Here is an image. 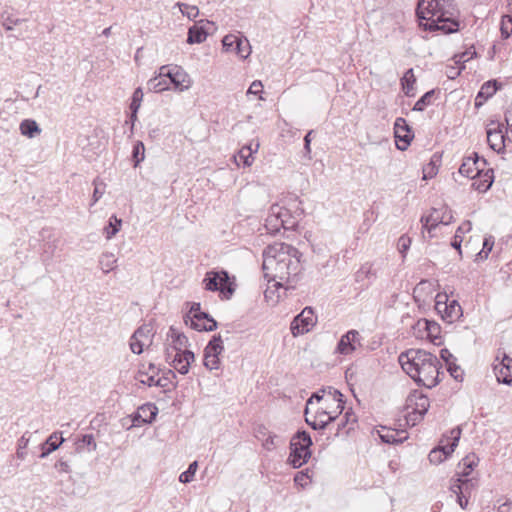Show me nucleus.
Listing matches in <instances>:
<instances>
[{"mask_svg": "<svg viewBox=\"0 0 512 512\" xmlns=\"http://www.w3.org/2000/svg\"><path fill=\"white\" fill-rule=\"evenodd\" d=\"M301 253L292 245L286 243H274L263 251L262 269L264 277L274 282L275 288L286 287L297 281L302 270Z\"/></svg>", "mask_w": 512, "mask_h": 512, "instance_id": "obj_1", "label": "nucleus"}, {"mask_svg": "<svg viewBox=\"0 0 512 512\" xmlns=\"http://www.w3.org/2000/svg\"><path fill=\"white\" fill-rule=\"evenodd\" d=\"M398 361L402 369L418 384L426 388L435 387L440 381L441 363L432 353L421 349L402 352Z\"/></svg>", "mask_w": 512, "mask_h": 512, "instance_id": "obj_2", "label": "nucleus"}, {"mask_svg": "<svg viewBox=\"0 0 512 512\" xmlns=\"http://www.w3.org/2000/svg\"><path fill=\"white\" fill-rule=\"evenodd\" d=\"M417 15L426 30H441L446 34L456 32L458 10L453 0H419Z\"/></svg>", "mask_w": 512, "mask_h": 512, "instance_id": "obj_3", "label": "nucleus"}, {"mask_svg": "<svg viewBox=\"0 0 512 512\" xmlns=\"http://www.w3.org/2000/svg\"><path fill=\"white\" fill-rule=\"evenodd\" d=\"M479 457L471 452L459 462L460 471L457 473L458 478L451 485L453 493H460L470 497L471 492L477 487L478 479L475 476L469 477L476 466H478Z\"/></svg>", "mask_w": 512, "mask_h": 512, "instance_id": "obj_4", "label": "nucleus"}, {"mask_svg": "<svg viewBox=\"0 0 512 512\" xmlns=\"http://www.w3.org/2000/svg\"><path fill=\"white\" fill-rule=\"evenodd\" d=\"M202 284L207 291L219 292L222 300L231 299L236 290L234 277H230L229 273L224 269L208 271L204 276Z\"/></svg>", "mask_w": 512, "mask_h": 512, "instance_id": "obj_5", "label": "nucleus"}, {"mask_svg": "<svg viewBox=\"0 0 512 512\" xmlns=\"http://www.w3.org/2000/svg\"><path fill=\"white\" fill-rule=\"evenodd\" d=\"M186 318L190 319V326L197 331H213L217 328V322L208 313L200 311V303H193ZM185 323L188 321L185 319Z\"/></svg>", "mask_w": 512, "mask_h": 512, "instance_id": "obj_6", "label": "nucleus"}, {"mask_svg": "<svg viewBox=\"0 0 512 512\" xmlns=\"http://www.w3.org/2000/svg\"><path fill=\"white\" fill-rule=\"evenodd\" d=\"M162 76H167L169 86L178 91H184L191 86L189 75L177 65H164L161 66Z\"/></svg>", "mask_w": 512, "mask_h": 512, "instance_id": "obj_7", "label": "nucleus"}, {"mask_svg": "<svg viewBox=\"0 0 512 512\" xmlns=\"http://www.w3.org/2000/svg\"><path fill=\"white\" fill-rule=\"evenodd\" d=\"M317 320L314 310L311 307H305L291 322V333L295 337L308 333L317 324Z\"/></svg>", "mask_w": 512, "mask_h": 512, "instance_id": "obj_8", "label": "nucleus"}, {"mask_svg": "<svg viewBox=\"0 0 512 512\" xmlns=\"http://www.w3.org/2000/svg\"><path fill=\"white\" fill-rule=\"evenodd\" d=\"M435 309L441 314L442 319L449 323L454 322L462 316V308L456 300L448 301L447 295L438 294L436 296Z\"/></svg>", "mask_w": 512, "mask_h": 512, "instance_id": "obj_9", "label": "nucleus"}, {"mask_svg": "<svg viewBox=\"0 0 512 512\" xmlns=\"http://www.w3.org/2000/svg\"><path fill=\"white\" fill-rule=\"evenodd\" d=\"M224 351L223 341L220 335H214L204 349L203 364L209 370L220 368L219 356Z\"/></svg>", "mask_w": 512, "mask_h": 512, "instance_id": "obj_10", "label": "nucleus"}, {"mask_svg": "<svg viewBox=\"0 0 512 512\" xmlns=\"http://www.w3.org/2000/svg\"><path fill=\"white\" fill-rule=\"evenodd\" d=\"M342 394L338 391L331 392L329 389L328 394H326V390L322 389V402L326 405V409H330L328 403L331 402L333 404V409L331 410H322V416L327 415V420L322 419V430L328 424L329 421L334 420L339 414L342 413L344 409V402L341 399Z\"/></svg>", "mask_w": 512, "mask_h": 512, "instance_id": "obj_11", "label": "nucleus"}, {"mask_svg": "<svg viewBox=\"0 0 512 512\" xmlns=\"http://www.w3.org/2000/svg\"><path fill=\"white\" fill-rule=\"evenodd\" d=\"M493 370L499 383L512 386V358L505 352L498 351Z\"/></svg>", "mask_w": 512, "mask_h": 512, "instance_id": "obj_12", "label": "nucleus"}, {"mask_svg": "<svg viewBox=\"0 0 512 512\" xmlns=\"http://www.w3.org/2000/svg\"><path fill=\"white\" fill-rule=\"evenodd\" d=\"M222 46L226 52L235 53L242 59H246L251 53L249 41L233 34L224 36Z\"/></svg>", "mask_w": 512, "mask_h": 512, "instance_id": "obj_13", "label": "nucleus"}, {"mask_svg": "<svg viewBox=\"0 0 512 512\" xmlns=\"http://www.w3.org/2000/svg\"><path fill=\"white\" fill-rule=\"evenodd\" d=\"M375 440L379 438L381 443L388 445H398L408 438L405 430H396L386 426H380L372 432Z\"/></svg>", "mask_w": 512, "mask_h": 512, "instance_id": "obj_14", "label": "nucleus"}, {"mask_svg": "<svg viewBox=\"0 0 512 512\" xmlns=\"http://www.w3.org/2000/svg\"><path fill=\"white\" fill-rule=\"evenodd\" d=\"M287 215V208L277 204L272 205L265 220V229L269 234L278 233L283 228L282 217Z\"/></svg>", "mask_w": 512, "mask_h": 512, "instance_id": "obj_15", "label": "nucleus"}, {"mask_svg": "<svg viewBox=\"0 0 512 512\" xmlns=\"http://www.w3.org/2000/svg\"><path fill=\"white\" fill-rule=\"evenodd\" d=\"M486 165V159L480 158L477 153H473L472 156L463 159L459 168V173L465 177L473 179L481 170H483V168H485Z\"/></svg>", "mask_w": 512, "mask_h": 512, "instance_id": "obj_16", "label": "nucleus"}, {"mask_svg": "<svg viewBox=\"0 0 512 512\" xmlns=\"http://www.w3.org/2000/svg\"><path fill=\"white\" fill-rule=\"evenodd\" d=\"M396 145L399 150H406L413 139V132L404 118H397L394 123Z\"/></svg>", "mask_w": 512, "mask_h": 512, "instance_id": "obj_17", "label": "nucleus"}, {"mask_svg": "<svg viewBox=\"0 0 512 512\" xmlns=\"http://www.w3.org/2000/svg\"><path fill=\"white\" fill-rule=\"evenodd\" d=\"M452 214H449L448 219H444V214L442 213V209L433 208L429 215L421 217L422 228L426 229L429 233L439 225H448L452 221ZM432 237L433 235L430 234Z\"/></svg>", "mask_w": 512, "mask_h": 512, "instance_id": "obj_18", "label": "nucleus"}, {"mask_svg": "<svg viewBox=\"0 0 512 512\" xmlns=\"http://www.w3.org/2000/svg\"><path fill=\"white\" fill-rule=\"evenodd\" d=\"M195 360V355L190 350L182 352H175L170 365L180 374L186 375L192 362Z\"/></svg>", "mask_w": 512, "mask_h": 512, "instance_id": "obj_19", "label": "nucleus"}, {"mask_svg": "<svg viewBox=\"0 0 512 512\" xmlns=\"http://www.w3.org/2000/svg\"><path fill=\"white\" fill-rule=\"evenodd\" d=\"M314 400L317 403L320 402V392H314L311 397L308 399L305 408V420L306 423L311 426L314 430L320 429V422H318V414L320 413V408L315 407L314 409Z\"/></svg>", "mask_w": 512, "mask_h": 512, "instance_id": "obj_20", "label": "nucleus"}, {"mask_svg": "<svg viewBox=\"0 0 512 512\" xmlns=\"http://www.w3.org/2000/svg\"><path fill=\"white\" fill-rule=\"evenodd\" d=\"M373 263L365 262L355 273V281L361 286L368 287L371 282L376 279L377 271L373 267Z\"/></svg>", "mask_w": 512, "mask_h": 512, "instance_id": "obj_21", "label": "nucleus"}, {"mask_svg": "<svg viewBox=\"0 0 512 512\" xmlns=\"http://www.w3.org/2000/svg\"><path fill=\"white\" fill-rule=\"evenodd\" d=\"M472 180V186L475 190L479 192H486L492 186L494 181L493 169L483 168V170H481Z\"/></svg>", "mask_w": 512, "mask_h": 512, "instance_id": "obj_22", "label": "nucleus"}, {"mask_svg": "<svg viewBox=\"0 0 512 512\" xmlns=\"http://www.w3.org/2000/svg\"><path fill=\"white\" fill-rule=\"evenodd\" d=\"M415 408L412 412L408 413L406 416L407 423H412L415 425L417 421L423 418L424 414L428 411L429 408V399L428 397L421 395L416 398Z\"/></svg>", "mask_w": 512, "mask_h": 512, "instance_id": "obj_23", "label": "nucleus"}, {"mask_svg": "<svg viewBox=\"0 0 512 512\" xmlns=\"http://www.w3.org/2000/svg\"><path fill=\"white\" fill-rule=\"evenodd\" d=\"M167 337L171 340L170 345L175 352L188 350L187 348L190 345L188 337L185 334L179 332L173 326L170 327L167 333Z\"/></svg>", "mask_w": 512, "mask_h": 512, "instance_id": "obj_24", "label": "nucleus"}, {"mask_svg": "<svg viewBox=\"0 0 512 512\" xmlns=\"http://www.w3.org/2000/svg\"><path fill=\"white\" fill-rule=\"evenodd\" d=\"M259 148V144L256 143L255 147L253 148L252 145H244L237 153V155L234 156L235 162L238 166L243 164L244 167H249L252 165L254 161L253 154L257 152Z\"/></svg>", "mask_w": 512, "mask_h": 512, "instance_id": "obj_25", "label": "nucleus"}, {"mask_svg": "<svg viewBox=\"0 0 512 512\" xmlns=\"http://www.w3.org/2000/svg\"><path fill=\"white\" fill-rule=\"evenodd\" d=\"M487 141L494 151L500 152L504 148L505 135L499 127L489 128L487 130Z\"/></svg>", "mask_w": 512, "mask_h": 512, "instance_id": "obj_26", "label": "nucleus"}, {"mask_svg": "<svg viewBox=\"0 0 512 512\" xmlns=\"http://www.w3.org/2000/svg\"><path fill=\"white\" fill-rule=\"evenodd\" d=\"M461 428L455 427L448 433L443 434L440 443L434 448H456L461 437Z\"/></svg>", "mask_w": 512, "mask_h": 512, "instance_id": "obj_27", "label": "nucleus"}, {"mask_svg": "<svg viewBox=\"0 0 512 512\" xmlns=\"http://www.w3.org/2000/svg\"><path fill=\"white\" fill-rule=\"evenodd\" d=\"M255 436L267 448L269 445L280 446L283 444L282 439L277 435H272L265 427L259 426L255 431Z\"/></svg>", "mask_w": 512, "mask_h": 512, "instance_id": "obj_28", "label": "nucleus"}, {"mask_svg": "<svg viewBox=\"0 0 512 512\" xmlns=\"http://www.w3.org/2000/svg\"><path fill=\"white\" fill-rule=\"evenodd\" d=\"M358 336V332L355 330L348 331L345 335H343L337 345V350L341 354H349L350 352L355 350L352 342Z\"/></svg>", "mask_w": 512, "mask_h": 512, "instance_id": "obj_29", "label": "nucleus"}, {"mask_svg": "<svg viewBox=\"0 0 512 512\" xmlns=\"http://www.w3.org/2000/svg\"><path fill=\"white\" fill-rule=\"evenodd\" d=\"M290 451L291 452L287 459V462L293 468L301 467L311 457V450H290Z\"/></svg>", "mask_w": 512, "mask_h": 512, "instance_id": "obj_30", "label": "nucleus"}, {"mask_svg": "<svg viewBox=\"0 0 512 512\" xmlns=\"http://www.w3.org/2000/svg\"><path fill=\"white\" fill-rule=\"evenodd\" d=\"M147 85L148 89L155 93H160L170 89L167 76H162L161 67L159 68L158 75L150 79Z\"/></svg>", "mask_w": 512, "mask_h": 512, "instance_id": "obj_31", "label": "nucleus"}, {"mask_svg": "<svg viewBox=\"0 0 512 512\" xmlns=\"http://www.w3.org/2000/svg\"><path fill=\"white\" fill-rule=\"evenodd\" d=\"M311 436L306 431H298L290 440L289 448H311Z\"/></svg>", "mask_w": 512, "mask_h": 512, "instance_id": "obj_32", "label": "nucleus"}, {"mask_svg": "<svg viewBox=\"0 0 512 512\" xmlns=\"http://www.w3.org/2000/svg\"><path fill=\"white\" fill-rule=\"evenodd\" d=\"M158 414V408L153 403H146L137 409V416L142 417V422L151 423Z\"/></svg>", "mask_w": 512, "mask_h": 512, "instance_id": "obj_33", "label": "nucleus"}, {"mask_svg": "<svg viewBox=\"0 0 512 512\" xmlns=\"http://www.w3.org/2000/svg\"><path fill=\"white\" fill-rule=\"evenodd\" d=\"M416 82V78L413 72V69H408L403 77L401 78V86L402 90L408 97H413L415 95L414 84Z\"/></svg>", "mask_w": 512, "mask_h": 512, "instance_id": "obj_34", "label": "nucleus"}, {"mask_svg": "<svg viewBox=\"0 0 512 512\" xmlns=\"http://www.w3.org/2000/svg\"><path fill=\"white\" fill-rule=\"evenodd\" d=\"M20 132L28 138H34L41 133V128L33 119H25L20 123Z\"/></svg>", "mask_w": 512, "mask_h": 512, "instance_id": "obj_35", "label": "nucleus"}, {"mask_svg": "<svg viewBox=\"0 0 512 512\" xmlns=\"http://www.w3.org/2000/svg\"><path fill=\"white\" fill-rule=\"evenodd\" d=\"M207 36L208 32L203 27L193 25L188 30L187 42L189 44H200L206 40Z\"/></svg>", "mask_w": 512, "mask_h": 512, "instance_id": "obj_36", "label": "nucleus"}, {"mask_svg": "<svg viewBox=\"0 0 512 512\" xmlns=\"http://www.w3.org/2000/svg\"><path fill=\"white\" fill-rule=\"evenodd\" d=\"M471 228H472L471 222L470 221H465L464 223H462L458 227V229H457V231H456V233H455V235L453 237V240L451 242V246L453 248H455L456 250H458L460 255L462 253V251H461V244H462V241H463L462 235L467 233V232H469L471 230Z\"/></svg>", "mask_w": 512, "mask_h": 512, "instance_id": "obj_37", "label": "nucleus"}, {"mask_svg": "<svg viewBox=\"0 0 512 512\" xmlns=\"http://www.w3.org/2000/svg\"><path fill=\"white\" fill-rule=\"evenodd\" d=\"M116 262L117 259L115 258V255L110 252L102 253L99 258V266L105 274L115 269Z\"/></svg>", "mask_w": 512, "mask_h": 512, "instance_id": "obj_38", "label": "nucleus"}, {"mask_svg": "<svg viewBox=\"0 0 512 512\" xmlns=\"http://www.w3.org/2000/svg\"><path fill=\"white\" fill-rule=\"evenodd\" d=\"M455 450H430L428 460L431 464L439 465L452 456Z\"/></svg>", "mask_w": 512, "mask_h": 512, "instance_id": "obj_39", "label": "nucleus"}, {"mask_svg": "<svg viewBox=\"0 0 512 512\" xmlns=\"http://www.w3.org/2000/svg\"><path fill=\"white\" fill-rule=\"evenodd\" d=\"M122 220L117 218L116 215H112L109 218L108 225L104 228L106 239L110 240L120 230Z\"/></svg>", "mask_w": 512, "mask_h": 512, "instance_id": "obj_40", "label": "nucleus"}, {"mask_svg": "<svg viewBox=\"0 0 512 512\" xmlns=\"http://www.w3.org/2000/svg\"><path fill=\"white\" fill-rule=\"evenodd\" d=\"M497 81H487L484 83L478 92L477 98H484L488 99L489 97L493 96L497 91Z\"/></svg>", "mask_w": 512, "mask_h": 512, "instance_id": "obj_41", "label": "nucleus"}, {"mask_svg": "<svg viewBox=\"0 0 512 512\" xmlns=\"http://www.w3.org/2000/svg\"><path fill=\"white\" fill-rule=\"evenodd\" d=\"M64 442L62 433H52L44 443L40 444L39 448H59Z\"/></svg>", "mask_w": 512, "mask_h": 512, "instance_id": "obj_42", "label": "nucleus"}, {"mask_svg": "<svg viewBox=\"0 0 512 512\" xmlns=\"http://www.w3.org/2000/svg\"><path fill=\"white\" fill-rule=\"evenodd\" d=\"M416 325L420 330L424 329L428 337H434L439 332L438 324L427 319L419 320Z\"/></svg>", "mask_w": 512, "mask_h": 512, "instance_id": "obj_43", "label": "nucleus"}, {"mask_svg": "<svg viewBox=\"0 0 512 512\" xmlns=\"http://www.w3.org/2000/svg\"><path fill=\"white\" fill-rule=\"evenodd\" d=\"M197 469L198 461H193L192 463H190L187 470L180 474L179 481L184 484L190 483L193 480Z\"/></svg>", "mask_w": 512, "mask_h": 512, "instance_id": "obj_44", "label": "nucleus"}, {"mask_svg": "<svg viewBox=\"0 0 512 512\" xmlns=\"http://www.w3.org/2000/svg\"><path fill=\"white\" fill-rule=\"evenodd\" d=\"M434 158H436L435 155L430 160V162L423 167V179L424 180L431 179L434 176H436V174L438 173L437 162L439 160L438 159L435 160Z\"/></svg>", "mask_w": 512, "mask_h": 512, "instance_id": "obj_45", "label": "nucleus"}, {"mask_svg": "<svg viewBox=\"0 0 512 512\" xmlns=\"http://www.w3.org/2000/svg\"><path fill=\"white\" fill-rule=\"evenodd\" d=\"M93 185H94V191H93L91 205H94L96 202L99 201V199L105 193V187H106L105 183L99 177H97L93 180Z\"/></svg>", "mask_w": 512, "mask_h": 512, "instance_id": "obj_46", "label": "nucleus"}, {"mask_svg": "<svg viewBox=\"0 0 512 512\" xmlns=\"http://www.w3.org/2000/svg\"><path fill=\"white\" fill-rule=\"evenodd\" d=\"M434 90L426 92L414 105V111H423L427 106L432 104Z\"/></svg>", "mask_w": 512, "mask_h": 512, "instance_id": "obj_47", "label": "nucleus"}, {"mask_svg": "<svg viewBox=\"0 0 512 512\" xmlns=\"http://www.w3.org/2000/svg\"><path fill=\"white\" fill-rule=\"evenodd\" d=\"M1 19H2V25L4 26V28L7 31L12 30L14 26H17L25 21L24 19L15 18L6 12H4L1 15Z\"/></svg>", "mask_w": 512, "mask_h": 512, "instance_id": "obj_48", "label": "nucleus"}, {"mask_svg": "<svg viewBox=\"0 0 512 512\" xmlns=\"http://www.w3.org/2000/svg\"><path fill=\"white\" fill-rule=\"evenodd\" d=\"M476 56V51L472 48L464 51L463 53L456 54L453 59L456 65L464 66L463 64Z\"/></svg>", "mask_w": 512, "mask_h": 512, "instance_id": "obj_49", "label": "nucleus"}, {"mask_svg": "<svg viewBox=\"0 0 512 512\" xmlns=\"http://www.w3.org/2000/svg\"><path fill=\"white\" fill-rule=\"evenodd\" d=\"M501 35L503 38H508L512 33V16L504 15L501 20Z\"/></svg>", "mask_w": 512, "mask_h": 512, "instance_id": "obj_50", "label": "nucleus"}, {"mask_svg": "<svg viewBox=\"0 0 512 512\" xmlns=\"http://www.w3.org/2000/svg\"><path fill=\"white\" fill-rule=\"evenodd\" d=\"M494 245V239L492 236L485 237L483 242L482 250L477 254V258L480 260L487 259Z\"/></svg>", "mask_w": 512, "mask_h": 512, "instance_id": "obj_51", "label": "nucleus"}, {"mask_svg": "<svg viewBox=\"0 0 512 512\" xmlns=\"http://www.w3.org/2000/svg\"><path fill=\"white\" fill-rule=\"evenodd\" d=\"M174 378H176L174 371L168 370L167 373H165L161 378L156 380L155 386L167 388L170 384H172L175 387L176 384L172 382V379Z\"/></svg>", "mask_w": 512, "mask_h": 512, "instance_id": "obj_52", "label": "nucleus"}, {"mask_svg": "<svg viewBox=\"0 0 512 512\" xmlns=\"http://www.w3.org/2000/svg\"><path fill=\"white\" fill-rule=\"evenodd\" d=\"M183 15H186L190 20L195 19L199 15V9L196 6L189 4L178 3Z\"/></svg>", "mask_w": 512, "mask_h": 512, "instance_id": "obj_53", "label": "nucleus"}, {"mask_svg": "<svg viewBox=\"0 0 512 512\" xmlns=\"http://www.w3.org/2000/svg\"><path fill=\"white\" fill-rule=\"evenodd\" d=\"M283 219V229L291 230L294 229L298 225L297 216L292 215L291 211L287 209V215L282 217Z\"/></svg>", "mask_w": 512, "mask_h": 512, "instance_id": "obj_54", "label": "nucleus"}, {"mask_svg": "<svg viewBox=\"0 0 512 512\" xmlns=\"http://www.w3.org/2000/svg\"><path fill=\"white\" fill-rule=\"evenodd\" d=\"M144 145L142 142L138 141L133 148V158L135 160V166H137L141 161L144 160Z\"/></svg>", "mask_w": 512, "mask_h": 512, "instance_id": "obj_55", "label": "nucleus"}, {"mask_svg": "<svg viewBox=\"0 0 512 512\" xmlns=\"http://www.w3.org/2000/svg\"><path fill=\"white\" fill-rule=\"evenodd\" d=\"M294 482L296 485L301 486L304 488L308 482H310V477L308 475L307 471H299L294 476Z\"/></svg>", "mask_w": 512, "mask_h": 512, "instance_id": "obj_56", "label": "nucleus"}, {"mask_svg": "<svg viewBox=\"0 0 512 512\" xmlns=\"http://www.w3.org/2000/svg\"><path fill=\"white\" fill-rule=\"evenodd\" d=\"M75 444L77 445V448H83L84 446H96L95 442H94V437L92 434H85L82 436L81 439H77V441L75 442Z\"/></svg>", "mask_w": 512, "mask_h": 512, "instance_id": "obj_57", "label": "nucleus"}, {"mask_svg": "<svg viewBox=\"0 0 512 512\" xmlns=\"http://www.w3.org/2000/svg\"><path fill=\"white\" fill-rule=\"evenodd\" d=\"M410 245H411V239L409 237L402 235L398 239V249H399V252L403 255V257H405V253L409 249Z\"/></svg>", "mask_w": 512, "mask_h": 512, "instance_id": "obj_58", "label": "nucleus"}, {"mask_svg": "<svg viewBox=\"0 0 512 512\" xmlns=\"http://www.w3.org/2000/svg\"><path fill=\"white\" fill-rule=\"evenodd\" d=\"M447 371L453 377L455 380H459L462 377V371L460 367L455 363V361L451 362L450 364L446 365Z\"/></svg>", "mask_w": 512, "mask_h": 512, "instance_id": "obj_59", "label": "nucleus"}, {"mask_svg": "<svg viewBox=\"0 0 512 512\" xmlns=\"http://www.w3.org/2000/svg\"><path fill=\"white\" fill-rule=\"evenodd\" d=\"M144 343L140 338L131 337L130 349L134 354H141L143 352Z\"/></svg>", "mask_w": 512, "mask_h": 512, "instance_id": "obj_60", "label": "nucleus"}, {"mask_svg": "<svg viewBox=\"0 0 512 512\" xmlns=\"http://www.w3.org/2000/svg\"><path fill=\"white\" fill-rule=\"evenodd\" d=\"M263 91V84L259 80H255L251 83L247 93L253 95H259Z\"/></svg>", "mask_w": 512, "mask_h": 512, "instance_id": "obj_61", "label": "nucleus"}, {"mask_svg": "<svg viewBox=\"0 0 512 512\" xmlns=\"http://www.w3.org/2000/svg\"><path fill=\"white\" fill-rule=\"evenodd\" d=\"M462 69H464V66L461 65L450 66L446 70V75L449 79H455L457 76L460 75Z\"/></svg>", "mask_w": 512, "mask_h": 512, "instance_id": "obj_62", "label": "nucleus"}, {"mask_svg": "<svg viewBox=\"0 0 512 512\" xmlns=\"http://www.w3.org/2000/svg\"><path fill=\"white\" fill-rule=\"evenodd\" d=\"M505 121L507 124L506 135L512 141V110L505 114Z\"/></svg>", "mask_w": 512, "mask_h": 512, "instance_id": "obj_63", "label": "nucleus"}, {"mask_svg": "<svg viewBox=\"0 0 512 512\" xmlns=\"http://www.w3.org/2000/svg\"><path fill=\"white\" fill-rule=\"evenodd\" d=\"M498 512H512V500H506L497 507Z\"/></svg>", "mask_w": 512, "mask_h": 512, "instance_id": "obj_64", "label": "nucleus"}]
</instances>
